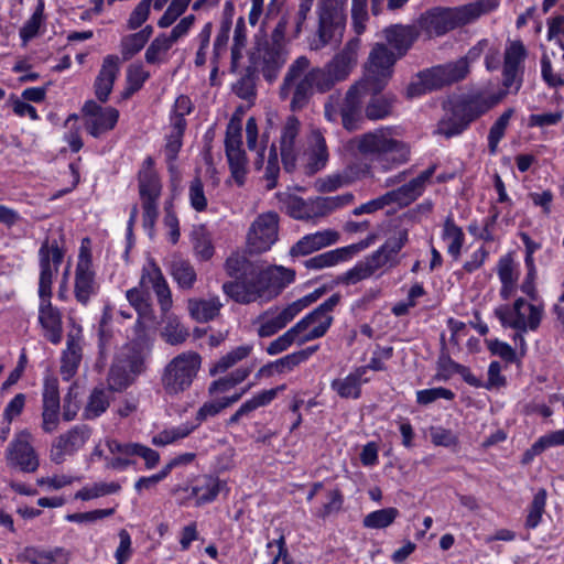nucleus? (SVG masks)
Returning a JSON list of instances; mask_svg holds the SVG:
<instances>
[{"label": "nucleus", "instance_id": "c85d7f7f", "mask_svg": "<svg viewBox=\"0 0 564 564\" xmlns=\"http://www.w3.org/2000/svg\"><path fill=\"white\" fill-rule=\"evenodd\" d=\"M332 324L328 319L312 311L296 322L291 328L297 338V346L322 338L326 335Z\"/></svg>", "mask_w": 564, "mask_h": 564}, {"label": "nucleus", "instance_id": "412c9836", "mask_svg": "<svg viewBox=\"0 0 564 564\" xmlns=\"http://www.w3.org/2000/svg\"><path fill=\"white\" fill-rule=\"evenodd\" d=\"M83 112L87 117L85 128L94 138H99L112 130L119 119V111L116 108L101 107L94 100L85 102Z\"/></svg>", "mask_w": 564, "mask_h": 564}, {"label": "nucleus", "instance_id": "f3484780", "mask_svg": "<svg viewBox=\"0 0 564 564\" xmlns=\"http://www.w3.org/2000/svg\"><path fill=\"white\" fill-rule=\"evenodd\" d=\"M139 285L147 292L153 291L162 315L169 314L173 306L172 292L161 268L151 258L142 267Z\"/></svg>", "mask_w": 564, "mask_h": 564}, {"label": "nucleus", "instance_id": "5701e85b", "mask_svg": "<svg viewBox=\"0 0 564 564\" xmlns=\"http://www.w3.org/2000/svg\"><path fill=\"white\" fill-rule=\"evenodd\" d=\"M97 290L98 284L91 269L90 253L82 248L75 270V297L79 303L86 305L90 297L97 293Z\"/></svg>", "mask_w": 564, "mask_h": 564}, {"label": "nucleus", "instance_id": "6ab92c4d", "mask_svg": "<svg viewBox=\"0 0 564 564\" xmlns=\"http://www.w3.org/2000/svg\"><path fill=\"white\" fill-rule=\"evenodd\" d=\"M288 51L283 44L273 35L272 42L259 46L254 54V66L262 73L263 77L272 82L276 78L279 70L286 62Z\"/></svg>", "mask_w": 564, "mask_h": 564}, {"label": "nucleus", "instance_id": "9b49d317", "mask_svg": "<svg viewBox=\"0 0 564 564\" xmlns=\"http://www.w3.org/2000/svg\"><path fill=\"white\" fill-rule=\"evenodd\" d=\"M246 139L247 145L250 151L257 150V158L254 159V167L261 170L264 166V180L267 189H273L278 184L280 173L279 156L274 144L269 149L265 154V147L257 148L258 143V124L253 117L247 119L246 122Z\"/></svg>", "mask_w": 564, "mask_h": 564}, {"label": "nucleus", "instance_id": "603ef678", "mask_svg": "<svg viewBox=\"0 0 564 564\" xmlns=\"http://www.w3.org/2000/svg\"><path fill=\"white\" fill-rule=\"evenodd\" d=\"M175 42L165 33L159 34L148 46L144 57L149 64H161L167 59Z\"/></svg>", "mask_w": 564, "mask_h": 564}, {"label": "nucleus", "instance_id": "774afa93", "mask_svg": "<svg viewBox=\"0 0 564 564\" xmlns=\"http://www.w3.org/2000/svg\"><path fill=\"white\" fill-rule=\"evenodd\" d=\"M546 505V491L540 489L533 497V500L529 507V512L525 520V527L529 529H535L541 522L542 514L544 513Z\"/></svg>", "mask_w": 564, "mask_h": 564}, {"label": "nucleus", "instance_id": "2f4dec72", "mask_svg": "<svg viewBox=\"0 0 564 564\" xmlns=\"http://www.w3.org/2000/svg\"><path fill=\"white\" fill-rule=\"evenodd\" d=\"M340 235L334 229H324L303 236L290 249L292 257H303L317 250L335 245L339 241Z\"/></svg>", "mask_w": 564, "mask_h": 564}, {"label": "nucleus", "instance_id": "680f3d73", "mask_svg": "<svg viewBox=\"0 0 564 564\" xmlns=\"http://www.w3.org/2000/svg\"><path fill=\"white\" fill-rule=\"evenodd\" d=\"M185 127H183L180 121L174 124H171V131L166 137V144L164 149V154L170 164V169L173 167V163L177 158V154L182 148V139L184 134Z\"/></svg>", "mask_w": 564, "mask_h": 564}, {"label": "nucleus", "instance_id": "39448f33", "mask_svg": "<svg viewBox=\"0 0 564 564\" xmlns=\"http://www.w3.org/2000/svg\"><path fill=\"white\" fill-rule=\"evenodd\" d=\"M367 90H372V88L360 82L350 86L343 100H340L339 94L329 95L324 105L326 120L337 122L340 117L346 130L355 131L359 129L362 122V96Z\"/></svg>", "mask_w": 564, "mask_h": 564}, {"label": "nucleus", "instance_id": "aec40b11", "mask_svg": "<svg viewBox=\"0 0 564 564\" xmlns=\"http://www.w3.org/2000/svg\"><path fill=\"white\" fill-rule=\"evenodd\" d=\"M90 435L91 430L87 425H76L61 434L51 446V460L55 464H62L67 456H72L83 448Z\"/></svg>", "mask_w": 564, "mask_h": 564}, {"label": "nucleus", "instance_id": "1a4fd4ad", "mask_svg": "<svg viewBox=\"0 0 564 564\" xmlns=\"http://www.w3.org/2000/svg\"><path fill=\"white\" fill-rule=\"evenodd\" d=\"M319 297L317 292L307 294L283 307L269 308L258 317V335L260 337H270L283 329L292 322L304 308L314 303Z\"/></svg>", "mask_w": 564, "mask_h": 564}, {"label": "nucleus", "instance_id": "a18cd8bd", "mask_svg": "<svg viewBox=\"0 0 564 564\" xmlns=\"http://www.w3.org/2000/svg\"><path fill=\"white\" fill-rule=\"evenodd\" d=\"M170 272L178 288L183 290H191L197 280V274L192 263L178 257L172 260Z\"/></svg>", "mask_w": 564, "mask_h": 564}, {"label": "nucleus", "instance_id": "ea45409f", "mask_svg": "<svg viewBox=\"0 0 564 564\" xmlns=\"http://www.w3.org/2000/svg\"><path fill=\"white\" fill-rule=\"evenodd\" d=\"M82 344L80 340L74 336H68L66 349L62 354L61 359V375L63 380H70L78 370L82 361Z\"/></svg>", "mask_w": 564, "mask_h": 564}, {"label": "nucleus", "instance_id": "864d4df0", "mask_svg": "<svg viewBox=\"0 0 564 564\" xmlns=\"http://www.w3.org/2000/svg\"><path fill=\"white\" fill-rule=\"evenodd\" d=\"M196 426L197 425H192L189 423H183L177 426L166 427L152 437V444L155 446L176 444L187 437Z\"/></svg>", "mask_w": 564, "mask_h": 564}, {"label": "nucleus", "instance_id": "3c124183", "mask_svg": "<svg viewBox=\"0 0 564 564\" xmlns=\"http://www.w3.org/2000/svg\"><path fill=\"white\" fill-rule=\"evenodd\" d=\"M120 490L121 484L118 481H99L84 486L75 494V498L83 501H89L100 497L118 494Z\"/></svg>", "mask_w": 564, "mask_h": 564}, {"label": "nucleus", "instance_id": "c756f323", "mask_svg": "<svg viewBox=\"0 0 564 564\" xmlns=\"http://www.w3.org/2000/svg\"><path fill=\"white\" fill-rule=\"evenodd\" d=\"M259 278L267 302L275 297L294 281L295 272L282 265H272L264 270H259Z\"/></svg>", "mask_w": 564, "mask_h": 564}, {"label": "nucleus", "instance_id": "8fccbe9b", "mask_svg": "<svg viewBox=\"0 0 564 564\" xmlns=\"http://www.w3.org/2000/svg\"><path fill=\"white\" fill-rule=\"evenodd\" d=\"M126 297L140 318L149 321L154 318L150 294L142 286L138 285L129 289L126 292Z\"/></svg>", "mask_w": 564, "mask_h": 564}, {"label": "nucleus", "instance_id": "5fc2aeb1", "mask_svg": "<svg viewBox=\"0 0 564 564\" xmlns=\"http://www.w3.org/2000/svg\"><path fill=\"white\" fill-rule=\"evenodd\" d=\"M359 176V174H355L354 167L349 166L340 173L330 174L318 180L316 186L319 192H334L343 186L351 184Z\"/></svg>", "mask_w": 564, "mask_h": 564}, {"label": "nucleus", "instance_id": "bf43d9fd", "mask_svg": "<svg viewBox=\"0 0 564 564\" xmlns=\"http://www.w3.org/2000/svg\"><path fill=\"white\" fill-rule=\"evenodd\" d=\"M395 98L393 96L372 97L366 106V116L370 120H380L388 117L391 111Z\"/></svg>", "mask_w": 564, "mask_h": 564}, {"label": "nucleus", "instance_id": "f03ea898", "mask_svg": "<svg viewBox=\"0 0 564 564\" xmlns=\"http://www.w3.org/2000/svg\"><path fill=\"white\" fill-rule=\"evenodd\" d=\"M499 4V0H475L455 8L435 7L420 15L416 28L419 33L425 34L427 39L443 36L496 11Z\"/></svg>", "mask_w": 564, "mask_h": 564}, {"label": "nucleus", "instance_id": "393cba45", "mask_svg": "<svg viewBox=\"0 0 564 564\" xmlns=\"http://www.w3.org/2000/svg\"><path fill=\"white\" fill-rule=\"evenodd\" d=\"M51 293H39V323L43 329L44 337L52 344L57 345L62 340L63 322L62 313L53 306Z\"/></svg>", "mask_w": 564, "mask_h": 564}, {"label": "nucleus", "instance_id": "49530a36", "mask_svg": "<svg viewBox=\"0 0 564 564\" xmlns=\"http://www.w3.org/2000/svg\"><path fill=\"white\" fill-rule=\"evenodd\" d=\"M253 350L252 344H245L238 347H235L226 355L220 357L209 369L212 376H216L219 373L226 372L228 369L232 368L240 361L247 359Z\"/></svg>", "mask_w": 564, "mask_h": 564}, {"label": "nucleus", "instance_id": "a878e982", "mask_svg": "<svg viewBox=\"0 0 564 564\" xmlns=\"http://www.w3.org/2000/svg\"><path fill=\"white\" fill-rule=\"evenodd\" d=\"M301 131V122L295 116H289L280 133V151L283 166L286 172H292L296 167L299 147L297 138Z\"/></svg>", "mask_w": 564, "mask_h": 564}, {"label": "nucleus", "instance_id": "c9c22d12", "mask_svg": "<svg viewBox=\"0 0 564 564\" xmlns=\"http://www.w3.org/2000/svg\"><path fill=\"white\" fill-rule=\"evenodd\" d=\"M497 274L501 283L499 294L503 300H509L518 288L519 265L510 256H503L497 263Z\"/></svg>", "mask_w": 564, "mask_h": 564}, {"label": "nucleus", "instance_id": "338daca9", "mask_svg": "<svg viewBox=\"0 0 564 564\" xmlns=\"http://www.w3.org/2000/svg\"><path fill=\"white\" fill-rule=\"evenodd\" d=\"M194 250L197 257L202 260H209L214 254V246L212 243L210 235L204 227L194 229L192 234Z\"/></svg>", "mask_w": 564, "mask_h": 564}, {"label": "nucleus", "instance_id": "09e8293b", "mask_svg": "<svg viewBox=\"0 0 564 564\" xmlns=\"http://www.w3.org/2000/svg\"><path fill=\"white\" fill-rule=\"evenodd\" d=\"M318 345L308 346L276 359L273 361L274 370L278 373L291 372L301 364L306 362L318 350Z\"/></svg>", "mask_w": 564, "mask_h": 564}, {"label": "nucleus", "instance_id": "4c0bfd02", "mask_svg": "<svg viewBox=\"0 0 564 564\" xmlns=\"http://www.w3.org/2000/svg\"><path fill=\"white\" fill-rule=\"evenodd\" d=\"M285 386L282 384L280 387L262 390L254 394L249 400L245 401L240 408L230 416L228 424H237L241 417L250 415L253 411L259 408L267 406L270 404L278 395L280 391H283Z\"/></svg>", "mask_w": 564, "mask_h": 564}, {"label": "nucleus", "instance_id": "473e14b6", "mask_svg": "<svg viewBox=\"0 0 564 564\" xmlns=\"http://www.w3.org/2000/svg\"><path fill=\"white\" fill-rule=\"evenodd\" d=\"M328 150L325 138L319 130H313L308 137V148L304 153V172L313 175L323 170L328 162Z\"/></svg>", "mask_w": 564, "mask_h": 564}, {"label": "nucleus", "instance_id": "c03bdc74", "mask_svg": "<svg viewBox=\"0 0 564 564\" xmlns=\"http://www.w3.org/2000/svg\"><path fill=\"white\" fill-rule=\"evenodd\" d=\"M442 239L446 243L447 253L457 260L460 257L465 242V234L458 225L455 224L453 217H447L442 229Z\"/></svg>", "mask_w": 564, "mask_h": 564}, {"label": "nucleus", "instance_id": "72a5a7b5", "mask_svg": "<svg viewBox=\"0 0 564 564\" xmlns=\"http://www.w3.org/2000/svg\"><path fill=\"white\" fill-rule=\"evenodd\" d=\"M119 72V57L116 55H107L102 61L101 68L94 84L95 95L99 101L106 102L108 100Z\"/></svg>", "mask_w": 564, "mask_h": 564}, {"label": "nucleus", "instance_id": "cd10ccee", "mask_svg": "<svg viewBox=\"0 0 564 564\" xmlns=\"http://www.w3.org/2000/svg\"><path fill=\"white\" fill-rule=\"evenodd\" d=\"M370 246V240H361L357 243L333 249L319 253L306 260L305 265L308 269L321 270L325 268L335 267L341 262L352 259L356 254L367 249Z\"/></svg>", "mask_w": 564, "mask_h": 564}, {"label": "nucleus", "instance_id": "b1692460", "mask_svg": "<svg viewBox=\"0 0 564 564\" xmlns=\"http://www.w3.org/2000/svg\"><path fill=\"white\" fill-rule=\"evenodd\" d=\"M424 84L431 90L464 79L468 74L466 59H458L421 72Z\"/></svg>", "mask_w": 564, "mask_h": 564}, {"label": "nucleus", "instance_id": "0e129e2a", "mask_svg": "<svg viewBox=\"0 0 564 564\" xmlns=\"http://www.w3.org/2000/svg\"><path fill=\"white\" fill-rule=\"evenodd\" d=\"M112 448L117 452L123 451L124 454H134V456L143 458L147 469L154 468L160 462V454L156 451L138 443L124 447H119L113 444Z\"/></svg>", "mask_w": 564, "mask_h": 564}, {"label": "nucleus", "instance_id": "4d7b16f0", "mask_svg": "<svg viewBox=\"0 0 564 564\" xmlns=\"http://www.w3.org/2000/svg\"><path fill=\"white\" fill-rule=\"evenodd\" d=\"M399 517V510L393 507L380 509L368 513L362 524L368 529H386L391 525L394 520Z\"/></svg>", "mask_w": 564, "mask_h": 564}, {"label": "nucleus", "instance_id": "6e6d98bb", "mask_svg": "<svg viewBox=\"0 0 564 564\" xmlns=\"http://www.w3.org/2000/svg\"><path fill=\"white\" fill-rule=\"evenodd\" d=\"M514 113L512 108L507 109L491 126L488 133V150L491 155H495L498 151V144L505 137L506 130L510 123V120Z\"/></svg>", "mask_w": 564, "mask_h": 564}, {"label": "nucleus", "instance_id": "052dcab7", "mask_svg": "<svg viewBox=\"0 0 564 564\" xmlns=\"http://www.w3.org/2000/svg\"><path fill=\"white\" fill-rule=\"evenodd\" d=\"M224 268L226 273L234 280L246 274L250 275L257 269L245 256L238 252L231 253L227 258Z\"/></svg>", "mask_w": 564, "mask_h": 564}, {"label": "nucleus", "instance_id": "58836bf2", "mask_svg": "<svg viewBox=\"0 0 564 564\" xmlns=\"http://www.w3.org/2000/svg\"><path fill=\"white\" fill-rule=\"evenodd\" d=\"M408 230L403 228L398 229L386 240V242L379 249L373 251L371 256L376 257L380 267L383 268L394 260L395 256L408 242Z\"/></svg>", "mask_w": 564, "mask_h": 564}, {"label": "nucleus", "instance_id": "13d9d810", "mask_svg": "<svg viewBox=\"0 0 564 564\" xmlns=\"http://www.w3.org/2000/svg\"><path fill=\"white\" fill-rule=\"evenodd\" d=\"M163 316L166 318L165 326L162 330L164 340L173 346L183 344L189 335L188 329L184 327L176 317L167 314Z\"/></svg>", "mask_w": 564, "mask_h": 564}, {"label": "nucleus", "instance_id": "e2e57ef3", "mask_svg": "<svg viewBox=\"0 0 564 564\" xmlns=\"http://www.w3.org/2000/svg\"><path fill=\"white\" fill-rule=\"evenodd\" d=\"M44 22V4L42 1L39 2L35 11L31 18L20 29V37L22 44L26 45L30 40L39 34V30Z\"/></svg>", "mask_w": 564, "mask_h": 564}, {"label": "nucleus", "instance_id": "f8f14e48", "mask_svg": "<svg viewBox=\"0 0 564 564\" xmlns=\"http://www.w3.org/2000/svg\"><path fill=\"white\" fill-rule=\"evenodd\" d=\"M32 442L33 435L28 429L14 434L6 451V459L10 467L18 468L23 473L36 471L40 460Z\"/></svg>", "mask_w": 564, "mask_h": 564}, {"label": "nucleus", "instance_id": "dca6fc26", "mask_svg": "<svg viewBox=\"0 0 564 564\" xmlns=\"http://www.w3.org/2000/svg\"><path fill=\"white\" fill-rule=\"evenodd\" d=\"M279 217L273 212L259 215L247 235V246L251 252L268 251L278 240Z\"/></svg>", "mask_w": 564, "mask_h": 564}, {"label": "nucleus", "instance_id": "4468645a", "mask_svg": "<svg viewBox=\"0 0 564 564\" xmlns=\"http://www.w3.org/2000/svg\"><path fill=\"white\" fill-rule=\"evenodd\" d=\"M527 55L528 51L522 41L507 42L503 52L502 85L508 91L517 93L521 88Z\"/></svg>", "mask_w": 564, "mask_h": 564}, {"label": "nucleus", "instance_id": "7ed1b4c3", "mask_svg": "<svg viewBox=\"0 0 564 564\" xmlns=\"http://www.w3.org/2000/svg\"><path fill=\"white\" fill-rule=\"evenodd\" d=\"M359 154L377 162L383 172L390 171L410 159L406 143L397 138L392 127H380L354 139Z\"/></svg>", "mask_w": 564, "mask_h": 564}, {"label": "nucleus", "instance_id": "4be33fe9", "mask_svg": "<svg viewBox=\"0 0 564 564\" xmlns=\"http://www.w3.org/2000/svg\"><path fill=\"white\" fill-rule=\"evenodd\" d=\"M63 251L56 241L50 243L45 240L39 250L40 279L39 293L52 292L53 278L63 261Z\"/></svg>", "mask_w": 564, "mask_h": 564}, {"label": "nucleus", "instance_id": "ddd939ff", "mask_svg": "<svg viewBox=\"0 0 564 564\" xmlns=\"http://www.w3.org/2000/svg\"><path fill=\"white\" fill-rule=\"evenodd\" d=\"M400 57L384 44L377 43L368 57L367 77L362 82L378 93L392 75V67Z\"/></svg>", "mask_w": 564, "mask_h": 564}, {"label": "nucleus", "instance_id": "a211bd4d", "mask_svg": "<svg viewBox=\"0 0 564 564\" xmlns=\"http://www.w3.org/2000/svg\"><path fill=\"white\" fill-rule=\"evenodd\" d=\"M223 292L239 304H250L257 301H264L265 295L260 284L259 270L246 274L232 281L225 282L221 286Z\"/></svg>", "mask_w": 564, "mask_h": 564}, {"label": "nucleus", "instance_id": "7c9ffc66", "mask_svg": "<svg viewBox=\"0 0 564 564\" xmlns=\"http://www.w3.org/2000/svg\"><path fill=\"white\" fill-rule=\"evenodd\" d=\"M434 173V167H430L416 177L400 186L397 189L387 192L389 205L397 204L399 206H408L422 195L426 183L431 180Z\"/></svg>", "mask_w": 564, "mask_h": 564}, {"label": "nucleus", "instance_id": "f704fd0d", "mask_svg": "<svg viewBox=\"0 0 564 564\" xmlns=\"http://www.w3.org/2000/svg\"><path fill=\"white\" fill-rule=\"evenodd\" d=\"M387 43L402 57L420 36L416 25L394 24L383 30Z\"/></svg>", "mask_w": 564, "mask_h": 564}, {"label": "nucleus", "instance_id": "e433bc0d", "mask_svg": "<svg viewBox=\"0 0 564 564\" xmlns=\"http://www.w3.org/2000/svg\"><path fill=\"white\" fill-rule=\"evenodd\" d=\"M223 306L217 295L208 299H189L187 301L188 313L198 323H207L216 318Z\"/></svg>", "mask_w": 564, "mask_h": 564}, {"label": "nucleus", "instance_id": "79ce46f5", "mask_svg": "<svg viewBox=\"0 0 564 564\" xmlns=\"http://www.w3.org/2000/svg\"><path fill=\"white\" fill-rule=\"evenodd\" d=\"M224 487L223 481L213 476H203L197 479L191 489V496L196 498L198 506L214 501Z\"/></svg>", "mask_w": 564, "mask_h": 564}, {"label": "nucleus", "instance_id": "0eeeda50", "mask_svg": "<svg viewBox=\"0 0 564 564\" xmlns=\"http://www.w3.org/2000/svg\"><path fill=\"white\" fill-rule=\"evenodd\" d=\"M153 159L148 156L139 171V195L143 210V227L151 236L159 217V199L162 192V184L153 167Z\"/></svg>", "mask_w": 564, "mask_h": 564}, {"label": "nucleus", "instance_id": "423d86ee", "mask_svg": "<svg viewBox=\"0 0 564 564\" xmlns=\"http://www.w3.org/2000/svg\"><path fill=\"white\" fill-rule=\"evenodd\" d=\"M494 314L505 328L534 332L543 318L544 304L542 301H528L519 297L512 304L497 306Z\"/></svg>", "mask_w": 564, "mask_h": 564}, {"label": "nucleus", "instance_id": "f257e3e1", "mask_svg": "<svg viewBox=\"0 0 564 564\" xmlns=\"http://www.w3.org/2000/svg\"><path fill=\"white\" fill-rule=\"evenodd\" d=\"M360 46L358 37L351 39L345 47L324 66H312L302 55L289 66L280 86V98L290 100L292 111L305 108L315 93L326 94L338 83L348 78L357 63Z\"/></svg>", "mask_w": 564, "mask_h": 564}, {"label": "nucleus", "instance_id": "bb28decb", "mask_svg": "<svg viewBox=\"0 0 564 564\" xmlns=\"http://www.w3.org/2000/svg\"><path fill=\"white\" fill-rule=\"evenodd\" d=\"M275 197L280 208L284 209L294 219L306 220L322 217L318 197L304 200L288 192H279Z\"/></svg>", "mask_w": 564, "mask_h": 564}, {"label": "nucleus", "instance_id": "de8ad7c7", "mask_svg": "<svg viewBox=\"0 0 564 564\" xmlns=\"http://www.w3.org/2000/svg\"><path fill=\"white\" fill-rule=\"evenodd\" d=\"M254 365L241 366L234 371L229 372L225 377L219 378L212 382L208 388L210 394L224 393L243 382L252 372Z\"/></svg>", "mask_w": 564, "mask_h": 564}, {"label": "nucleus", "instance_id": "20e7f679", "mask_svg": "<svg viewBox=\"0 0 564 564\" xmlns=\"http://www.w3.org/2000/svg\"><path fill=\"white\" fill-rule=\"evenodd\" d=\"M202 367V356L194 350L173 357L163 368L161 386L165 394L175 397L188 390Z\"/></svg>", "mask_w": 564, "mask_h": 564}, {"label": "nucleus", "instance_id": "2eb2a0df", "mask_svg": "<svg viewBox=\"0 0 564 564\" xmlns=\"http://www.w3.org/2000/svg\"><path fill=\"white\" fill-rule=\"evenodd\" d=\"M225 150L231 177L238 186H242L248 172V159L242 148L241 127L232 121L227 126Z\"/></svg>", "mask_w": 564, "mask_h": 564}, {"label": "nucleus", "instance_id": "37998d69", "mask_svg": "<svg viewBox=\"0 0 564 564\" xmlns=\"http://www.w3.org/2000/svg\"><path fill=\"white\" fill-rule=\"evenodd\" d=\"M379 269H381V267L378 263L377 258L369 254L364 260L357 262L351 269L343 273L338 278V281L347 285L356 284L370 278Z\"/></svg>", "mask_w": 564, "mask_h": 564}, {"label": "nucleus", "instance_id": "9d476101", "mask_svg": "<svg viewBox=\"0 0 564 564\" xmlns=\"http://www.w3.org/2000/svg\"><path fill=\"white\" fill-rule=\"evenodd\" d=\"M345 0H318V36L322 45L338 42L346 26Z\"/></svg>", "mask_w": 564, "mask_h": 564}, {"label": "nucleus", "instance_id": "6e6552de", "mask_svg": "<svg viewBox=\"0 0 564 564\" xmlns=\"http://www.w3.org/2000/svg\"><path fill=\"white\" fill-rule=\"evenodd\" d=\"M144 370V354L137 345H127L117 355L108 376V386L121 391Z\"/></svg>", "mask_w": 564, "mask_h": 564}, {"label": "nucleus", "instance_id": "69168bd1", "mask_svg": "<svg viewBox=\"0 0 564 564\" xmlns=\"http://www.w3.org/2000/svg\"><path fill=\"white\" fill-rule=\"evenodd\" d=\"M109 406V397L104 389H95L85 408L84 416L88 420L96 419L101 415Z\"/></svg>", "mask_w": 564, "mask_h": 564}, {"label": "nucleus", "instance_id": "a19ab883", "mask_svg": "<svg viewBox=\"0 0 564 564\" xmlns=\"http://www.w3.org/2000/svg\"><path fill=\"white\" fill-rule=\"evenodd\" d=\"M365 373L366 368H357L345 378L333 380L330 387L340 398L358 399L361 393V384L366 382L362 380Z\"/></svg>", "mask_w": 564, "mask_h": 564}]
</instances>
